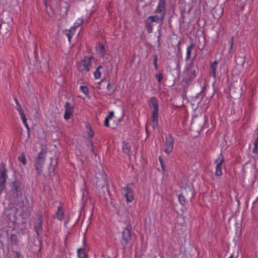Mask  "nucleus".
Segmentation results:
<instances>
[{"label": "nucleus", "instance_id": "obj_1", "mask_svg": "<svg viewBox=\"0 0 258 258\" xmlns=\"http://www.w3.org/2000/svg\"><path fill=\"white\" fill-rule=\"evenodd\" d=\"M148 105L152 112V126L155 128L158 124L159 103L157 98L152 97L149 99Z\"/></svg>", "mask_w": 258, "mask_h": 258}, {"label": "nucleus", "instance_id": "obj_2", "mask_svg": "<svg viewBox=\"0 0 258 258\" xmlns=\"http://www.w3.org/2000/svg\"><path fill=\"white\" fill-rule=\"evenodd\" d=\"M93 57H85L82 60L78 63V69L79 72L82 73H86L90 71L91 67V60Z\"/></svg>", "mask_w": 258, "mask_h": 258}, {"label": "nucleus", "instance_id": "obj_3", "mask_svg": "<svg viewBox=\"0 0 258 258\" xmlns=\"http://www.w3.org/2000/svg\"><path fill=\"white\" fill-rule=\"evenodd\" d=\"M45 155L43 151H41V152L38 154L35 161V167L38 175H40L42 172L43 166L45 163Z\"/></svg>", "mask_w": 258, "mask_h": 258}, {"label": "nucleus", "instance_id": "obj_4", "mask_svg": "<svg viewBox=\"0 0 258 258\" xmlns=\"http://www.w3.org/2000/svg\"><path fill=\"white\" fill-rule=\"evenodd\" d=\"M205 121V116L201 117H195L192 119L190 124V130H196L198 133L200 132L203 129Z\"/></svg>", "mask_w": 258, "mask_h": 258}, {"label": "nucleus", "instance_id": "obj_5", "mask_svg": "<svg viewBox=\"0 0 258 258\" xmlns=\"http://www.w3.org/2000/svg\"><path fill=\"white\" fill-rule=\"evenodd\" d=\"M164 19V17L161 15L160 17H158L157 16H152L149 17L148 18L146 24V27L147 28L148 32L149 33H151L152 32V25H151L152 23L155 22L157 24L162 25Z\"/></svg>", "mask_w": 258, "mask_h": 258}, {"label": "nucleus", "instance_id": "obj_6", "mask_svg": "<svg viewBox=\"0 0 258 258\" xmlns=\"http://www.w3.org/2000/svg\"><path fill=\"white\" fill-rule=\"evenodd\" d=\"M131 240V228L127 226L122 232L121 245L125 247Z\"/></svg>", "mask_w": 258, "mask_h": 258}, {"label": "nucleus", "instance_id": "obj_7", "mask_svg": "<svg viewBox=\"0 0 258 258\" xmlns=\"http://www.w3.org/2000/svg\"><path fill=\"white\" fill-rule=\"evenodd\" d=\"M174 139L171 134H168L166 137L165 142L164 151L167 154H170L173 150Z\"/></svg>", "mask_w": 258, "mask_h": 258}, {"label": "nucleus", "instance_id": "obj_8", "mask_svg": "<svg viewBox=\"0 0 258 258\" xmlns=\"http://www.w3.org/2000/svg\"><path fill=\"white\" fill-rule=\"evenodd\" d=\"M121 193L128 203L133 201L134 199V192L128 185L121 188Z\"/></svg>", "mask_w": 258, "mask_h": 258}, {"label": "nucleus", "instance_id": "obj_9", "mask_svg": "<svg viewBox=\"0 0 258 258\" xmlns=\"http://www.w3.org/2000/svg\"><path fill=\"white\" fill-rule=\"evenodd\" d=\"M11 191L15 197L18 198L22 196L21 183L18 181H15L11 183Z\"/></svg>", "mask_w": 258, "mask_h": 258}, {"label": "nucleus", "instance_id": "obj_10", "mask_svg": "<svg viewBox=\"0 0 258 258\" xmlns=\"http://www.w3.org/2000/svg\"><path fill=\"white\" fill-rule=\"evenodd\" d=\"M192 192L190 188L187 189L186 188L182 189L181 194L178 196V200L180 203L184 206L186 204L185 197L191 198V194Z\"/></svg>", "mask_w": 258, "mask_h": 258}, {"label": "nucleus", "instance_id": "obj_11", "mask_svg": "<svg viewBox=\"0 0 258 258\" xmlns=\"http://www.w3.org/2000/svg\"><path fill=\"white\" fill-rule=\"evenodd\" d=\"M184 81L186 83L191 82L196 77V71L192 68H188L184 72Z\"/></svg>", "mask_w": 258, "mask_h": 258}, {"label": "nucleus", "instance_id": "obj_12", "mask_svg": "<svg viewBox=\"0 0 258 258\" xmlns=\"http://www.w3.org/2000/svg\"><path fill=\"white\" fill-rule=\"evenodd\" d=\"M215 162L217 163L215 175L220 176L222 174V165L224 162V158L222 153L220 154L218 158L215 160Z\"/></svg>", "mask_w": 258, "mask_h": 258}, {"label": "nucleus", "instance_id": "obj_13", "mask_svg": "<svg viewBox=\"0 0 258 258\" xmlns=\"http://www.w3.org/2000/svg\"><path fill=\"white\" fill-rule=\"evenodd\" d=\"M166 0H159L157 8L155 13H160L161 15L164 17L166 15Z\"/></svg>", "mask_w": 258, "mask_h": 258}, {"label": "nucleus", "instance_id": "obj_14", "mask_svg": "<svg viewBox=\"0 0 258 258\" xmlns=\"http://www.w3.org/2000/svg\"><path fill=\"white\" fill-rule=\"evenodd\" d=\"M11 29V26L8 22H2L0 24V33L3 36L8 34Z\"/></svg>", "mask_w": 258, "mask_h": 258}, {"label": "nucleus", "instance_id": "obj_15", "mask_svg": "<svg viewBox=\"0 0 258 258\" xmlns=\"http://www.w3.org/2000/svg\"><path fill=\"white\" fill-rule=\"evenodd\" d=\"M73 112V107L71 104L67 102L65 105V112L64 114V118L68 120L71 118Z\"/></svg>", "mask_w": 258, "mask_h": 258}, {"label": "nucleus", "instance_id": "obj_16", "mask_svg": "<svg viewBox=\"0 0 258 258\" xmlns=\"http://www.w3.org/2000/svg\"><path fill=\"white\" fill-rule=\"evenodd\" d=\"M17 110L19 112V113L21 116V118L22 119V120L23 123L24 124L25 126L29 131V126L27 122V118H26V117L25 116L24 112L23 110L22 109L21 105H19V106L17 107Z\"/></svg>", "mask_w": 258, "mask_h": 258}, {"label": "nucleus", "instance_id": "obj_17", "mask_svg": "<svg viewBox=\"0 0 258 258\" xmlns=\"http://www.w3.org/2000/svg\"><path fill=\"white\" fill-rule=\"evenodd\" d=\"M96 50L97 54L100 57H104L105 56L106 54V49L103 44H98L96 47Z\"/></svg>", "mask_w": 258, "mask_h": 258}, {"label": "nucleus", "instance_id": "obj_18", "mask_svg": "<svg viewBox=\"0 0 258 258\" xmlns=\"http://www.w3.org/2000/svg\"><path fill=\"white\" fill-rule=\"evenodd\" d=\"M76 30L71 27L69 30H65L63 31V34L67 36L68 41L70 43L71 42V39L75 33Z\"/></svg>", "mask_w": 258, "mask_h": 258}, {"label": "nucleus", "instance_id": "obj_19", "mask_svg": "<svg viewBox=\"0 0 258 258\" xmlns=\"http://www.w3.org/2000/svg\"><path fill=\"white\" fill-rule=\"evenodd\" d=\"M64 210L63 209L62 206L60 205L58 207L57 211L56 213V218L60 221H62L64 218Z\"/></svg>", "mask_w": 258, "mask_h": 258}, {"label": "nucleus", "instance_id": "obj_20", "mask_svg": "<svg viewBox=\"0 0 258 258\" xmlns=\"http://www.w3.org/2000/svg\"><path fill=\"white\" fill-rule=\"evenodd\" d=\"M42 221L41 218H40L38 219L37 221L36 222L35 226H34V230L38 235L39 234V232L42 230Z\"/></svg>", "mask_w": 258, "mask_h": 258}, {"label": "nucleus", "instance_id": "obj_21", "mask_svg": "<svg viewBox=\"0 0 258 258\" xmlns=\"http://www.w3.org/2000/svg\"><path fill=\"white\" fill-rule=\"evenodd\" d=\"M218 61L217 60H215L213 63H212L210 65V68L211 70V72L210 73L211 76H212L214 78L216 77V69L217 67Z\"/></svg>", "mask_w": 258, "mask_h": 258}, {"label": "nucleus", "instance_id": "obj_22", "mask_svg": "<svg viewBox=\"0 0 258 258\" xmlns=\"http://www.w3.org/2000/svg\"><path fill=\"white\" fill-rule=\"evenodd\" d=\"M77 255L79 258H88V254L86 250L83 248H80L77 250Z\"/></svg>", "mask_w": 258, "mask_h": 258}, {"label": "nucleus", "instance_id": "obj_23", "mask_svg": "<svg viewBox=\"0 0 258 258\" xmlns=\"http://www.w3.org/2000/svg\"><path fill=\"white\" fill-rule=\"evenodd\" d=\"M102 66H98L95 72H94V76L95 79H99L101 77V69H102Z\"/></svg>", "mask_w": 258, "mask_h": 258}, {"label": "nucleus", "instance_id": "obj_24", "mask_svg": "<svg viewBox=\"0 0 258 258\" xmlns=\"http://www.w3.org/2000/svg\"><path fill=\"white\" fill-rule=\"evenodd\" d=\"M194 47V44L191 43L187 47V52L186 56V60H188L190 58L191 52Z\"/></svg>", "mask_w": 258, "mask_h": 258}, {"label": "nucleus", "instance_id": "obj_25", "mask_svg": "<svg viewBox=\"0 0 258 258\" xmlns=\"http://www.w3.org/2000/svg\"><path fill=\"white\" fill-rule=\"evenodd\" d=\"M84 22V20L82 18H79L75 22L74 26L72 27L75 30H76L77 28L81 26Z\"/></svg>", "mask_w": 258, "mask_h": 258}, {"label": "nucleus", "instance_id": "obj_26", "mask_svg": "<svg viewBox=\"0 0 258 258\" xmlns=\"http://www.w3.org/2000/svg\"><path fill=\"white\" fill-rule=\"evenodd\" d=\"M80 91L84 93L86 97L89 95V89L87 86H81L80 88Z\"/></svg>", "mask_w": 258, "mask_h": 258}, {"label": "nucleus", "instance_id": "obj_27", "mask_svg": "<svg viewBox=\"0 0 258 258\" xmlns=\"http://www.w3.org/2000/svg\"><path fill=\"white\" fill-rule=\"evenodd\" d=\"M122 151L124 153L128 155L131 151L130 146L127 144H124L122 147Z\"/></svg>", "mask_w": 258, "mask_h": 258}, {"label": "nucleus", "instance_id": "obj_28", "mask_svg": "<svg viewBox=\"0 0 258 258\" xmlns=\"http://www.w3.org/2000/svg\"><path fill=\"white\" fill-rule=\"evenodd\" d=\"M86 127L88 128V131L87 132V135L89 137H93L94 135V133L92 129L91 128L90 125L89 124H87Z\"/></svg>", "mask_w": 258, "mask_h": 258}, {"label": "nucleus", "instance_id": "obj_29", "mask_svg": "<svg viewBox=\"0 0 258 258\" xmlns=\"http://www.w3.org/2000/svg\"><path fill=\"white\" fill-rule=\"evenodd\" d=\"M19 160L20 162H21L24 165H25L26 164V159L25 157V155L24 153L22 154L19 157Z\"/></svg>", "mask_w": 258, "mask_h": 258}, {"label": "nucleus", "instance_id": "obj_30", "mask_svg": "<svg viewBox=\"0 0 258 258\" xmlns=\"http://www.w3.org/2000/svg\"><path fill=\"white\" fill-rule=\"evenodd\" d=\"M158 56L157 55L155 54L153 55V64L155 67V69L157 70L158 69V65L157 64Z\"/></svg>", "mask_w": 258, "mask_h": 258}, {"label": "nucleus", "instance_id": "obj_31", "mask_svg": "<svg viewBox=\"0 0 258 258\" xmlns=\"http://www.w3.org/2000/svg\"><path fill=\"white\" fill-rule=\"evenodd\" d=\"M155 77L157 79V81H158V82L160 84L162 80L163 79V75L162 73H157L155 75Z\"/></svg>", "mask_w": 258, "mask_h": 258}, {"label": "nucleus", "instance_id": "obj_32", "mask_svg": "<svg viewBox=\"0 0 258 258\" xmlns=\"http://www.w3.org/2000/svg\"><path fill=\"white\" fill-rule=\"evenodd\" d=\"M254 148L252 151L253 153L257 154L258 153V141L255 140L254 143Z\"/></svg>", "mask_w": 258, "mask_h": 258}, {"label": "nucleus", "instance_id": "obj_33", "mask_svg": "<svg viewBox=\"0 0 258 258\" xmlns=\"http://www.w3.org/2000/svg\"><path fill=\"white\" fill-rule=\"evenodd\" d=\"M233 43H234V37L232 36L230 39V51H231V50L233 49Z\"/></svg>", "mask_w": 258, "mask_h": 258}, {"label": "nucleus", "instance_id": "obj_34", "mask_svg": "<svg viewBox=\"0 0 258 258\" xmlns=\"http://www.w3.org/2000/svg\"><path fill=\"white\" fill-rule=\"evenodd\" d=\"M114 116V112L113 111H110L109 112L108 115L106 117V118H108L109 120L112 119L113 117Z\"/></svg>", "mask_w": 258, "mask_h": 258}, {"label": "nucleus", "instance_id": "obj_35", "mask_svg": "<svg viewBox=\"0 0 258 258\" xmlns=\"http://www.w3.org/2000/svg\"><path fill=\"white\" fill-rule=\"evenodd\" d=\"M109 119L108 118H105L104 120V125L106 127H109Z\"/></svg>", "mask_w": 258, "mask_h": 258}, {"label": "nucleus", "instance_id": "obj_36", "mask_svg": "<svg viewBox=\"0 0 258 258\" xmlns=\"http://www.w3.org/2000/svg\"><path fill=\"white\" fill-rule=\"evenodd\" d=\"M185 12V10L184 8H183L180 11V14H181V17H182V18L183 19L184 18V14Z\"/></svg>", "mask_w": 258, "mask_h": 258}, {"label": "nucleus", "instance_id": "obj_37", "mask_svg": "<svg viewBox=\"0 0 258 258\" xmlns=\"http://www.w3.org/2000/svg\"><path fill=\"white\" fill-rule=\"evenodd\" d=\"M11 240L12 241H16L17 236L15 235H12L11 236Z\"/></svg>", "mask_w": 258, "mask_h": 258}, {"label": "nucleus", "instance_id": "obj_38", "mask_svg": "<svg viewBox=\"0 0 258 258\" xmlns=\"http://www.w3.org/2000/svg\"><path fill=\"white\" fill-rule=\"evenodd\" d=\"M159 161H160V162L161 163V166H162V168L163 170H164L165 166L163 165V160L161 159V157L159 158Z\"/></svg>", "mask_w": 258, "mask_h": 258}, {"label": "nucleus", "instance_id": "obj_39", "mask_svg": "<svg viewBox=\"0 0 258 258\" xmlns=\"http://www.w3.org/2000/svg\"><path fill=\"white\" fill-rule=\"evenodd\" d=\"M178 53H181L180 46H177Z\"/></svg>", "mask_w": 258, "mask_h": 258}, {"label": "nucleus", "instance_id": "obj_40", "mask_svg": "<svg viewBox=\"0 0 258 258\" xmlns=\"http://www.w3.org/2000/svg\"><path fill=\"white\" fill-rule=\"evenodd\" d=\"M16 253H17V258H20V253L18 252H17Z\"/></svg>", "mask_w": 258, "mask_h": 258}, {"label": "nucleus", "instance_id": "obj_41", "mask_svg": "<svg viewBox=\"0 0 258 258\" xmlns=\"http://www.w3.org/2000/svg\"><path fill=\"white\" fill-rule=\"evenodd\" d=\"M110 86V84L109 83H108V84H107V89L108 90L109 89Z\"/></svg>", "mask_w": 258, "mask_h": 258}, {"label": "nucleus", "instance_id": "obj_42", "mask_svg": "<svg viewBox=\"0 0 258 258\" xmlns=\"http://www.w3.org/2000/svg\"><path fill=\"white\" fill-rule=\"evenodd\" d=\"M180 44H181V41H178V42L177 43V46H180Z\"/></svg>", "mask_w": 258, "mask_h": 258}, {"label": "nucleus", "instance_id": "obj_43", "mask_svg": "<svg viewBox=\"0 0 258 258\" xmlns=\"http://www.w3.org/2000/svg\"><path fill=\"white\" fill-rule=\"evenodd\" d=\"M16 104L17 105V107L19 106V105H20V104H19V103L18 102V101H16Z\"/></svg>", "mask_w": 258, "mask_h": 258}, {"label": "nucleus", "instance_id": "obj_44", "mask_svg": "<svg viewBox=\"0 0 258 258\" xmlns=\"http://www.w3.org/2000/svg\"><path fill=\"white\" fill-rule=\"evenodd\" d=\"M16 104L17 105V107L19 106V105H20V104H19V103L18 102V101H16Z\"/></svg>", "mask_w": 258, "mask_h": 258}, {"label": "nucleus", "instance_id": "obj_45", "mask_svg": "<svg viewBox=\"0 0 258 258\" xmlns=\"http://www.w3.org/2000/svg\"><path fill=\"white\" fill-rule=\"evenodd\" d=\"M257 201H258V198H257L256 200L253 202V204H255Z\"/></svg>", "mask_w": 258, "mask_h": 258}, {"label": "nucleus", "instance_id": "obj_46", "mask_svg": "<svg viewBox=\"0 0 258 258\" xmlns=\"http://www.w3.org/2000/svg\"><path fill=\"white\" fill-rule=\"evenodd\" d=\"M233 255H231L229 258H233Z\"/></svg>", "mask_w": 258, "mask_h": 258}, {"label": "nucleus", "instance_id": "obj_47", "mask_svg": "<svg viewBox=\"0 0 258 258\" xmlns=\"http://www.w3.org/2000/svg\"><path fill=\"white\" fill-rule=\"evenodd\" d=\"M146 134H148V131L147 130H146Z\"/></svg>", "mask_w": 258, "mask_h": 258}]
</instances>
